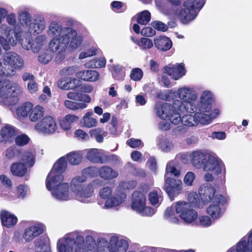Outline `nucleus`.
<instances>
[{
  "label": "nucleus",
  "mask_w": 252,
  "mask_h": 252,
  "mask_svg": "<svg viewBox=\"0 0 252 252\" xmlns=\"http://www.w3.org/2000/svg\"><path fill=\"white\" fill-rule=\"evenodd\" d=\"M88 252H126L127 242L117 236L111 237L109 242L103 238L97 239L96 242L92 236L86 238Z\"/></svg>",
  "instance_id": "f257e3e1"
},
{
  "label": "nucleus",
  "mask_w": 252,
  "mask_h": 252,
  "mask_svg": "<svg viewBox=\"0 0 252 252\" xmlns=\"http://www.w3.org/2000/svg\"><path fill=\"white\" fill-rule=\"evenodd\" d=\"M174 210L186 223L193 222L198 217L197 213L191 208L189 203L180 201L173 204L171 207H168L165 211L164 218L171 223L177 224L179 221L178 218L175 215Z\"/></svg>",
  "instance_id": "f03ea898"
},
{
  "label": "nucleus",
  "mask_w": 252,
  "mask_h": 252,
  "mask_svg": "<svg viewBox=\"0 0 252 252\" xmlns=\"http://www.w3.org/2000/svg\"><path fill=\"white\" fill-rule=\"evenodd\" d=\"M205 3L204 0H187L184 3V8H173L168 14L174 19H178L182 23L188 24L193 20Z\"/></svg>",
  "instance_id": "7ed1b4c3"
},
{
  "label": "nucleus",
  "mask_w": 252,
  "mask_h": 252,
  "mask_svg": "<svg viewBox=\"0 0 252 252\" xmlns=\"http://www.w3.org/2000/svg\"><path fill=\"white\" fill-rule=\"evenodd\" d=\"M86 177L77 176L72 178L70 182V189L74 193L75 198L83 203H88L94 192L92 184H86Z\"/></svg>",
  "instance_id": "20e7f679"
},
{
  "label": "nucleus",
  "mask_w": 252,
  "mask_h": 252,
  "mask_svg": "<svg viewBox=\"0 0 252 252\" xmlns=\"http://www.w3.org/2000/svg\"><path fill=\"white\" fill-rule=\"evenodd\" d=\"M203 171L206 172L204 179L207 182H212L218 179L219 175H224L225 168L222 160L219 158L209 156L202 167Z\"/></svg>",
  "instance_id": "39448f33"
},
{
  "label": "nucleus",
  "mask_w": 252,
  "mask_h": 252,
  "mask_svg": "<svg viewBox=\"0 0 252 252\" xmlns=\"http://www.w3.org/2000/svg\"><path fill=\"white\" fill-rule=\"evenodd\" d=\"M84 243L83 236H75L74 233L68 234L63 239L58 241V252H81Z\"/></svg>",
  "instance_id": "423d86ee"
},
{
  "label": "nucleus",
  "mask_w": 252,
  "mask_h": 252,
  "mask_svg": "<svg viewBox=\"0 0 252 252\" xmlns=\"http://www.w3.org/2000/svg\"><path fill=\"white\" fill-rule=\"evenodd\" d=\"M4 153L5 157L8 159H20L30 167L34 163V154L31 151H23L16 147H10L5 150Z\"/></svg>",
  "instance_id": "0eeeda50"
},
{
  "label": "nucleus",
  "mask_w": 252,
  "mask_h": 252,
  "mask_svg": "<svg viewBox=\"0 0 252 252\" xmlns=\"http://www.w3.org/2000/svg\"><path fill=\"white\" fill-rule=\"evenodd\" d=\"M131 206L132 210L142 216H151L155 213L154 209L146 206V197L139 191L133 192Z\"/></svg>",
  "instance_id": "6e6552de"
},
{
  "label": "nucleus",
  "mask_w": 252,
  "mask_h": 252,
  "mask_svg": "<svg viewBox=\"0 0 252 252\" xmlns=\"http://www.w3.org/2000/svg\"><path fill=\"white\" fill-rule=\"evenodd\" d=\"M57 128L55 119L50 116H45L34 126V129L38 133L45 135L53 133Z\"/></svg>",
  "instance_id": "1a4fd4ad"
},
{
  "label": "nucleus",
  "mask_w": 252,
  "mask_h": 252,
  "mask_svg": "<svg viewBox=\"0 0 252 252\" xmlns=\"http://www.w3.org/2000/svg\"><path fill=\"white\" fill-rule=\"evenodd\" d=\"M48 37L46 34H41L36 36L31 41L30 36L25 37L21 40V44L23 48L31 49L33 52L37 53L47 43Z\"/></svg>",
  "instance_id": "9d476101"
},
{
  "label": "nucleus",
  "mask_w": 252,
  "mask_h": 252,
  "mask_svg": "<svg viewBox=\"0 0 252 252\" xmlns=\"http://www.w3.org/2000/svg\"><path fill=\"white\" fill-rule=\"evenodd\" d=\"M198 193L204 205L209 202H219V196H221L217 194L214 187L209 184H202L199 189Z\"/></svg>",
  "instance_id": "9b49d317"
},
{
  "label": "nucleus",
  "mask_w": 252,
  "mask_h": 252,
  "mask_svg": "<svg viewBox=\"0 0 252 252\" xmlns=\"http://www.w3.org/2000/svg\"><path fill=\"white\" fill-rule=\"evenodd\" d=\"M4 65L7 69L11 71H14L16 69H21L24 66V61L22 58L15 53L8 52L7 53L4 57ZM5 72H8V75L10 73L6 70V69H3Z\"/></svg>",
  "instance_id": "f8f14e48"
},
{
  "label": "nucleus",
  "mask_w": 252,
  "mask_h": 252,
  "mask_svg": "<svg viewBox=\"0 0 252 252\" xmlns=\"http://www.w3.org/2000/svg\"><path fill=\"white\" fill-rule=\"evenodd\" d=\"M182 187L183 183L181 180L173 178H165L163 189L171 199L181 193Z\"/></svg>",
  "instance_id": "ddd939ff"
},
{
  "label": "nucleus",
  "mask_w": 252,
  "mask_h": 252,
  "mask_svg": "<svg viewBox=\"0 0 252 252\" xmlns=\"http://www.w3.org/2000/svg\"><path fill=\"white\" fill-rule=\"evenodd\" d=\"M196 99L197 98H194L192 100L184 101L176 99L173 101L172 107L174 110L179 111L182 114L185 113H193L197 110Z\"/></svg>",
  "instance_id": "4468645a"
},
{
  "label": "nucleus",
  "mask_w": 252,
  "mask_h": 252,
  "mask_svg": "<svg viewBox=\"0 0 252 252\" xmlns=\"http://www.w3.org/2000/svg\"><path fill=\"white\" fill-rule=\"evenodd\" d=\"M198 111L195 113V119L197 125L201 124L202 125H207L211 123L212 120L215 119L220 113L218 109L207 110L206 111H201L200 110V107L198 108Z\"/></svg>",
  "instance_id": "2eb2a0df"
},
{
  "label": "nucleus",
  "mask_w": 252,
  "mask_h": 252,
  "mask_svg": "<svg viewBox=\"0 0 252 252\" xmlns=\"http://www.w3.org/2000/svg\"><path fill=\"white\" fill-rule=\"evenodd\" d=\"M227 252H252V230L249 233L248 237H243L236 247L231 248Z\"/></svg>",
  "instance_id": "dca6fc26"
},
{
  "label": "nucleus",
  "mask_w": 252,
  "mask_h": 252,
  "mask_svg": "<svg viewBox=\"0 0 252 252\" xmlns=\"http://www.w3.org/2000/svg\"><path fill=\"white\" fill-rule=\"evenodd\" d=\"M69 28L63 27L58 22L53 21L49 25L47 30V34L50 37H65Z\"/></svg>",
  "instance_id": "f3484780"
},
{
  "label": "nucleus",
  "mask_w": 252,
  "mask_h": 252,
  "mask_svg": "<svg viewBox=\"0 0 252 252\" xmlns=\"http://www.w3.org/2000/svg\"><path fill=\"white\" fill-rule=\"evenodd\" d=\"M67 40L65 36L53 38L49 43V49L56 54L64 52L67 47Z\"/></svg>",
  "instance_id": "a211bd4d"
},
{
  "label": "nucleus",
  "mask_w": 252,
  "mask_h": 252,
  "mask_svg": "<svg viewBox=\"0 0 252 252\" xmlns=\"http://www.w3.org/2000/svg\"><path fill=\"white\" fill-rule=\"evenodd\" d=\"M184 64H169L164 67V72L168 74L174 80H178L185 74Z\"/></svg>",
  "instance_id": "6ab92c4d"
},
{
  "label": "nucleus",
  "mask_w": 252,
  "mask_h": 252,
  "mask_svg": "<svg viewBox=\"0 0 252 252\" xmlns=\"http://www.w3.org/2000/svg\"><path fill=\"white\" fill-rule=\"evenodd\" d=\"M52 195L60 200H68L73 198L69 190V185L67 183H63L52 191Z\"/></svg>",
  "instance_id": "aec40b11"
},
{
  "label": "nucleus",
  "mask_w": 252,
  "mask_h": 252,
  "mask_svg": "<svg viewBox=\"0 0 252 252\" xmlns=\"http://www.w3.org/2000/svg\"><path fill=\"white\" fill-rule=\"evenodd\" d=\"M63 179L62 174L51 171L46 178V188L49 190H53L63 183Z\"/></svg>",
  "instance_id": "412c9836"
},
{
  "label": "nucleus",
  "mask_w": 252,
  "mask_h": 252,
  "mask_svg": "<svg viewBox=\"0 0 252 252\" xmlns=\"http://www.w3.org/2000/svg\"><path fill=\"white\" fill-rule=\"evenodd\" d=\"M46 25L44 18L41 16H37L33 21L29 24L28 31L31 33H41L45 30Z\"/></svg>",
  "instance_id": "4be33fe9"
},
{
  "label": "nucleus",
  "mask_w": 252,
  "mask_h": 252,
  "mask_svg": "<svg viewBox=\"0 0 252 252\" xmlns=\"http://www.w3.org/2000/svg\"><path fill=\"white\" fill-rule=\"evenodd\" d=\"M10 81L6 80H3L0 84V103L5 105L11 104L10 101Z\"/></svg>",
  "instance_id": "5701e85b"
},
{
  "label": "nucleus",
  "mask_w": 252,
  "mask_h": 252,
  "mask_svg": "<svg viewBox=\"0 0 252 252\" xmlns=\"http://www.w3.org/2000/svg\"><path fill=\"white\" fill-rule=\"evenodd\" d=\"M126 198V194L122 190L116 189L115 194L105 203L104 207L110 208L121 205Z\"/></svg>",
  "instance_id": "b1692460"
},
{
  "label": "nucleus",
  "mask_w": 252,
  "mask_h": 252,
  "mask_svg": "<svg viewBox=\"0 0 252 252\" xmlns=\"http://www.w3.org/2000/svg\"><path fill=\"white\" fill-rule=\"evenodd\" d=\"M44 229L42 224L31 226L25 229L23 237L27 242H30L43 233Z\"/></svg>",
  "instance_id": "393cba45"
},
{
  "label": "nucleus",
  "mask_w": 252,
  "mask_h": 252,
  "mask_svg": "<svg viewBox=\"0 0 252 252\" xmlns=\"http://www.w3.org/2000/svg\"><path fill=\"white\" fill-rule=\"evenodd\" d=\"M98 176L105 181H110L116 178L118 175V172L110 166L103 165L97 169Z\"/></svg>",
  "instance_id": "a878e982"
},
{
  "label": "nucleus",
  "mask_w": 252,
  "mask_h": 252,
  "mask_svg": "<svg viewBox=\"0 0 252 252\" xmlns=\"http://www.w3.org/2000/svg\"><path fill=\"white\" fill-rule=\"evenodd\" d=\"M209 156L200 151H195L190 155L192 165L196 168H202Z\"/></svg>",
  "instance_id": "bb28decb"
},
{
  "label": "nucleus",
  "mask_w": 252,
  "mask_h": 252,
  "mask_svg": "<svg viewBox=\"0 0 252 252\" xmlns=\"http://www.w3.org/2000/svg\"><path fill=\"white\" fill-rule=\"evenodd\" d=\"M80 85V81L75 78L64 77L60 80L57 85L60 89L63 90L74 89Z\"/></svg>",
  "instance_id": "cd10ccee"
},
{
  "label": "nucleus",
  "mask_w": 252,
  "mask_h": 252,
  "mask_svg": "<svg viewBox=\"0 0 252 252\" xmlns=\"http://www.w3.org/2000/svg\"><path fill=\"white\" fill-rule=\"evenodd\" d=\"M173 103L170 105L167 103H157L156 104V110L157 115L160 119L165 120L167 119L170 112L175 111L173 108Z\"/></svg>",
  "instance_id": "c85d7f7f"
},
{
  "label": "nucleus",
  "mask_w": 252,
  "mask_h": 252,
  "mask_svg": "<svg viewBox=\"0 0 252 252\" xmlns=\"http://www.w3.org/2000/svg\"><path fill=\"white\" fill-rule=\"evenodd\" d=\"M86 158L94 163H104L105 162V156L96 149H90L87 151Z\"/></svg>",
  "instance_id": "c756f323"
},
{
  "label": "nucleus",
  "mask_w": 252,
  "mask_h": 252,
  "mask_svg": "<svg viewBox=\"0 0 252 252\" xmlns=\"http://www.w3.org/2000/svg\"><path fill=\"white\" fill-rule=\"evenodd\" d=\"M65 37L68 39L67 45L69 43V47L72 49L77 48L81 43L82 38L78 35L76 32L69 28Z\"/></svg>",
  "instance_id": "7c9ffc66"
},
{
  "label": "nucleus",
  "mask_w": 252,
  "mask_h": 252,
  "mask_svg": "<svg viewBox=\"0 0 252 252\" xmlns=\"http://www.w3.org/2000/svg\"><path fill=\"white\" fill-rule=\"evenodd\" d=\"M212 101V95L211 93L207 91L203 92L201 95L200 101L198 106V107H200V110L203 112L210 110Z\"/></svg>",
  "instance_id": "2f4dec72"
},
{
  "label": "nucleus",
  "mask_w": 252,
  "mask_h": 252,
  "mask_svg": "<svg viewBox=\"0 0 252 252\" xmlns=\"http://www.w3.org/2000/svg\"><path fill=\"white\" fill-rule=\"evenodd\" d=\"M76 76L80 79L86 81L94 82L99 79L98 73L94 70L81 71L76 73Z\"/></svg>",
  "instance_id": "473e14b6"
},
{
  "label": "nucleus",
  "mask_w": 252,
  "mask_h": 252,
  "mask_svg": "<svg viewBox=\"0 0 252 252\" xmlns=\"http://www.w3.org/2000/svg\"><path fill=\"white\" fill-rule=\"evenodd\" d=\"M155 46L159 50L165 51L169 50L172 46L171 40L166 36H160L154 40Z\"/></svg>",
  "instance_id": "72a5a7b5"
},
{
  "label": "nucleus",
  "mask_w": 252,
  "mask_h": 252,
  "mask_svg": "<svg viewBox=\"0 0 252 252\" xmlns=\"http://www.w3.org/2000/svg\"><path fill=\"white\" fill-rule=\"evenodd\" d=\"M0 219L2 225L8 228L13 226L17 222V217L6 211H1Z\"/></svg>",
  "instance_id": "f704fd0d"
},
{
  "label": "nucleus",
  "mask_w": 252,
  "mask_h": 252,
  "mask_svg": "<svg viewBox=\"0 0 252 252\" xmlns=\"http://www.w3.org/2000/svg\"><path fill=\"white\" fill-rule=\"evenodd\" d=\"M17 134L16 128L12 126L7 125L2 127L0 134L3 140L6 142L12 141Z\"/></svg>",
  "instance_id": "c9c22d12"
},
{
  "label": "nucleus",
  "mask_w": 252,
  "mask_h": 252,
  "mask_svg": "<svg viewBox=\"0 0 252 252\" xmlns=\"http://www.w3.org/2000/svg\"><path fill=\"white\" fill-rule=\"evenodd\" d=\"M177 95L180 100L184 101L192 100V98H197V95L190 88L184 87L178 90Z\"/></svg>",
  "instance_id": "e433bc0d"
},
{
  "label": "nucleus",
  "mask_w": 252,
  "mask_h": 252,
  "mask_svg": "<svg viewBox=\"0 0 252 252\" xmlns=\"http://www.w3.org/2000/svg\"><path fill=\"white\" fill-rule=\"evenodd\" d=\"M44 110L42 106L37 105L31 109L29 115V120L32 122H38L44 117Z\"/></svg>",
  "instance_id": "4c0bfd02"
},
{
  "label": "nucleus",
  "mask_w": 252,
  "mask_h": 252,
  "mask_svg": "<svg viewBox=\"0 0 252 252\" xmlns=\"http://www.w3.org/2000/svg\"><path fill=\"white\" fill-rule=\"evenodd\" d=\"M33 105L31 102H26L18 107L16 113L20 120H23L29 116Z\"/></svg>",
  "instance_id": "58836bf2"
},
{
  "label": "nucleus",
  "mask_w": 252,
  "mask_h": 252,
  "mask_svg": "<svg viewBox=\"0 0 252 252\" xmlns=\"http://www.w3.org/2000/svg\"><path fill=\"white\" fill-rule=\"evenodd\" d=\"M10 170L13 175L22 177L25 175L27 169L26 166L23 163L16 162L11 165Z\"/></svg>",
  "instance_id": "ea45409f"
},
{
  "label": "nucleus",
  "mask_w": 252,
  "mask_h": 252,
  "mask_svg": "<svg viewBox=\"0 0 252 252\" xmlns=\"http://www.w3.org/2000/svg\"><path fill=\"white\" fill-rule=\"evenodd\" d=\"M68 98L82 103H90L91 101L90 96L86 94L81 93L71 92L67 94Z\"/></svg>",
  "instance_id": "a19ab883"
},
{
  "label": "nucleus",
  "mask_w": 252,
  "mask_h": 252,
  "mask_svg": "<svg viewBox=\"0 0 252 252\" xmlns=\"http://www.w3.org/2000/svg\"><path fill=\"white\" fill-rule=\"evenodd\" d=\"M220 203H215V204L210 205L207 208V213L209 215L213 220H218L222 215V211L220 207L218 205Z\"/></svg>",
  "instance_id": "79ce46f5"
},
{
  "label": "nucleus",
  "mask_w": 252,
  "mask_h": 252,
  "mask_svg": "<svg viewBox=\"0 0 252 252\" xmlns=\"http://www.w3.org/2000/svg\"><path fill=\"white\" fill-rule=\"evenodd\" d=\"M148 199L153 205H158L162 200V192L159 189H154L150 191L148 195Z\"/></svg>",
  "instance_id": "37998d69"
},
{
  "label": "nucleus",
  "mask_w": 252,
  "mask_h": 252,
  "mask_svg": "<svg viewBox=\"0 0 252 252\" xmlns=\"http://www.w3.org/2000/svg\"><path fill=\"white\" fill-rule=\"evenodd\" d=\"M67 166L66 159L65 156L60 158L54 164L53 167L51 171L61 174L65 170Z\"/></svg>",
  "instance_id": "c03bdc74"
},
{
  "label": "nucleus",
  "mask_w": 252,
  "mask_h": 252,
  "mask_svg": "<svg viewBox=\"0 0 252 252\" xmlns=\"http://www.w3.org/2000/svg\"><path fill=\"white\" fill-rule=\"evenodd\" d=\"M68 162L73 165L79 164L81 162L82 156L79 152H71L65 156Z\"/></svg>",
  "instance_id": "a18cd8bd"
},
{
  "label": "nucleus",
  "mask_w": 252,
  "mask_h": 252,
  "mask_svg": "<svg viewBox=\"0 0 252 252\" xmlns=\"http://www.w3.org/2000/svg\"><path fill=\"white\" fill-rule=\"evenodd\" d=\"M188 200L189 204H191L194 207L202 208L204 206L202 199L196 192H190L189 194Z\"/></svg>",
  "instance_id": "49530a36"
},
{
  "label": "nucleus",
  "mask_w": 252,
  "mask_h": 252,
  "mask_svg": "<svg viewBox=\"0 0 252 252\" xmlns=\"http://www.w3.org/2000/svg\"><path fill=\"white\" fill-rule=\"evenodd\" d=\"M0 44L5 50H9L11 46H14L16 44V41L12 36L9 34L6 35V38L0 36Z\"/></svg>",
  "instance_id": "de8ad7c7"
},
{
  "label": "nucleus",
  "mask_w": 252,
  "mask_h": 252,
  "mask_svg": "<svg viewBox=\"0 0 252 252\" xmlns=\"http://www.w3.org/2000/svg\"><path fill=\"white\" fill-rule=\"evenodd\" d=\"M93 112L87 113L83 117L82 124L87 127L95 126L97 124V121L95 118L92 117Z\"/></svg>",
  "instance_id": "09e8293b"
},
{
  "label": "nucleus",
  "mask_w": 252,
  "mask_h": 252,
  "mask_svg": "<svg viewBox=\"0 0 252 252\" xmlns=\"http://www.w3.org/2000/svg\"><path fill=\"white\" fill-rule=\"evenodd\" d=\"M18 20L23 26H29L32 23V17L26 11H22L18 13Z\"/></svg>",
  "instance_id": "8fccbe9b"
},
{
  "label": "nucleus",
  "mask_w": 252,
  "mask_h": 252,
  "mask_svg": "<svg viewBox=\"0 0 252 252\" xmlns=\"http://www.w3.org/2000/svg\"><path fill=\"white\" fill-rule=\"evenodd\" d=\"M175 162L174 161H169L166 167V174L168 173L174 175L175 177H179L181 175V171L175 166Z\"/></svg>",
  "instance_id": "3c124183"
},
{
  "label": "nucleus",
  "mask_w": 252,
  "mask_h": 252,
  "mask_svg": "<svg viewBox=\"0 0 252 252\" xmlns=\"http://www.w3.org/2000/svg\"><path fill=\"white\" fill-rule=\"evenodd\" d=\"M64 104L66 108L72 110L82 109L87 107V105L84 103H79L75 101H71L68 100H65Z\"/></svg>",
  "instance_id": "603ef678"
},
{
  "label": "nucleus",
  "mask_w": 252,
  "mask_h": 252,
  "mask_svg": "<svg viewBox=\"0 0 252 252\" xmlns=\"http://www.w3.org/2000/svg\"><path fill=\"white\" fill-rule=\"evenodd\" d=\"M181 113V112L177 110L173 111V112L171 111L167 119L173 125H178L182 123Z\"/></svg>",
  "instance_id": "864d4df0"
},
{
  "label": "nucleus",
  "mask_w": 252,
  "mask_h": 252,
  "mask_svg": "<svg viewBox=\"0 0 252 252\" xmlns=\"http://www.w3.org/2000/svg\"><path fill=\"white\" fill-rule=\"evenodd\" d=\"M10 94L11 97H16L23 93L22 88L17 83L10 81Z\"/></svg>",
  "instance_id": "5fc2aeb1"
},
{
  "label": "nucleus",
  "mask_w": 252,
  "mask_h": 252,
  "mask_svg": "<svg viewBox=\"0 0 252 252\" xmlns=\"http://www.w3.org/2000/svg\"><path fill=\"white\" fill-rule=\"evenodd\" d=\"M195 114L192 115L190 114H187L184 115L182 117V123L185 126H193L197 125L195 119Z\"/></svg>",
  "instance_id": "6e6d98bb"
},
{
  "label": "nucleus",
  "mask_w": 252,
  "mask_h": 252,
  "mask_svg": "<svg viewBox=\"0 0 252 252\" xmlns=\"http://www.w3.org/2000/svg\"><path fill=\"white\" fill-rule=\"evenodd\" d=\"M151 19V14L147 10L141 12L137 16V23L141 25H146L148 24Z\"/></svg>",
  "instance_id": "4d7b16f0"
},
{
  "label": "nucleus",
  "mask_w": 252,
  "mask_h": 252,
  "mask_svg": "<svg viewBox=\"0 0 252 252\" xmlns=\"http://www.w3.org/2000/svg\"><path fill=\"white\" fill-rule=\"evenodd\" d=\"M137 44L142 50L149 49L153 46L152 40L147 37L141 38L140 41L137 43Z\"/></svg>",
  "instance_id": "13d9d810"
},
{
  "label": "nucleus",
  "mask_w": 252,
  "mask_h": 252,
  "mask_svg": "<svg viewBox=\"0 0 252 252\" xmlns=\"http://www.w3.org/2000/svg\"><path fill=\"white\" fill-rule=\"evenodd\" d=\"M137 183L134 180L121 182L117 189L120 190H121L122 189H134Z\"/></svg>",
  "instance_id": "bf43d9fd"
},
{
  "label": "nucleus",
  "mask_w": 252,
  "mask_h": 252,
  "mask_svg": "<svg viewBox=\"0 0 252 252\" xmlns=\"http://www.w3.org/2000/svg\"><path fill=\"white\" fill-rule=\"evenodd\" d=\"M143 75L142 70L139 68H135L131 71L130 77L132 80L138 81L142 78Z\"/></svg>",
  "instance_id": "052dcab7"
},
{
  "label": "nucleus",
  "mask_w": 252,
  "mask_h": 252,
  "mask_svg": "<svg viewBox=\"0 0 252 252\" xmlns=\"http://www.w3.org/2000/svg\"><path fill=\"white\" fill-rule=\"evenodd\" d=\"M53 58L52 55L49 51H46L40 53L38 56V61L43 64L48 63Z\"/></svg>",
  "instance_id": "680f3d73"
},
{
  "label": "nucleus",
  "mask_w": 252,
  "mask_h": 252,
  "mask_svg": "<svg viewBox=\"0 0 252 252\" xmlns=\"http://www.w3.org/2000/svg\"><path fill=\"white\" fill-rule=\"evenodd\" d=\"M30 141L29 137L26 134H21L17 136L15 139V143L20 146L27 144Z\"/></svg>",
  "instance_id": "e2e57ef3"
},
{
  "label": "nucleus",
  "mask_w": 252,
  "mask_h": 252,
  "mask_svg": "<svg viewBox=\"0 0 252 252\" xmlns=\"http://www.w3.org/2000/svg\"><path fill=\"white\" fill-rule=\"evenodd\" d=\"M105 132L100 128L95 129L92 131L91 135L94 136L97 142H102L103 141L102 135L105 136Z\"/></svg>",
  "instance_id": "0e129e2a"
},
{
  "label": "nucleus",
  "mask_w": 252,
  "mask_h": 252,
  "mask_svg": "<svg viewBox=\"0 0 252 252\" xmlns=\"http://www.w3.org/2000/svg\"><path fill=\"white\" fill-rule=\"evenodd\" d=\"M97 168L95 166H90L84 169L82 172V175L81 176H86L93 177L94 176L95 174L97 173Z\"/></svg>",
  "instance_id": "69168bd1"
},
{
  "label": "nucleus",
  "mask_w": 252,
  "mask_h": 252,
  "mask_svg": "<svg viewBox=\"0 0 252 252\" xmlns=\"http://www.w3.org/2000/svg\"><path fill=\"white\" fill-rule=\"evenodd\" d=\"M195 178V174L192 172L189 171L184 177V182L187 186H192Z\"/></svg>",
  "instance_id": "338daca9"
},
{
  "label": "nucleus",
  "mask_w": 252,
  "mask_h": 252,
  "mask_svg": "<svg viewBox=\"0 0 252 252\" xmlns=\"http://www.w3.org/2000/svg\"><path fill=\"white\" fill-rule=\"evenodd\" d=\"M159 144L161 149L165 152L170 151L173 147V143L167 140H162Z\"/></svg>",
  "instance_id": "774afa93"
}]
</instances>
